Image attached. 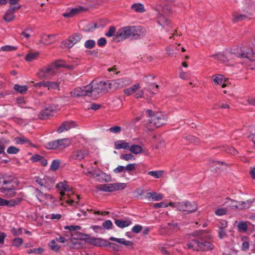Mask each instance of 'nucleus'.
I'll return each mask as SVG.
<instances>
[{
    "mask_svg": "<svg viewBox=\"0 0 255 255\" xmlns=\"http://www.w3.org/2000/svg\"><path fill=\"white\" fill-rule=\"evenodd\" d=\"M62 217V216L61 214H58V213H56V214H55V213H52L51 214H50V215H48V216H46V218H48V219H50L51 220H60Z\"/></svg>",
    "mask_w": 255,
    "mask_h": 255,
    "instance_id": "nucleus-58",
    "label": "nucleus"
},
{
    "mask_svg": "<svg viewBox=\"0 0 255 255\" xmlns=\"http://www.w3.org/2000/svg\"><path fill=\"white\" fill-rule=\"evenodd\" d=\"M125 171H127L128 173L130 171L134 170L135 169V163H130L128 164L126 166H125Z\"/></svg>",
    "mask_w": 255,
    "mask_h": 255,
    "instance_id": "nucleus-63",
    "label": "nucleus"
},
{
    "mask_svg": "<svg viewBox=\"0 0 255 255\" xmlns=\"http://www.w3.org/2000/svg\"><path fill=\"white\" fill-rule=\"evenodd\" d=\"M230 53L238 58L243 59L244 62L251 69H255V53L251 48L235 47L231 49Z\"/></svg>",
    "mask_w": 255,
    "mask_h": 255,
    "instance_id": "nucleus-3",
    "label": "nucleus"
},
{
    "mask_svg": "<svg viewBox=\"0 0 255 255\" xmlns=\"http://www.w3.org/2000/svg\"><path fill=\"white\" fill-rule=\"evenodd\" d=\"M39 55V52L36 51V52H31L29 53H28L25 58V59L27 62H32L36 59L38 57Z\"/></svg>",
    "mask_w": 255,
    "mask_h": 255,
    "instance_id": "nucleus-36",
    "label": "nucleus"
},
{
    "mask_svg": "<svg viewBox=\"0 0 255 255\" xmlns=\"http://www.w3.org/2000/svg\"><path fill=\"white\" fill-rule=\"evenodd\" d=\"M212 79L213 83L216 85H221L222 88H225L227 86V81L224 76L222 75L213 76Z\"/></svg>",
    "mask_w": 255,
    "mask_h": 255,
    "instance_id": "nucleus-21",
    "label": "nucleus"
},
{
    "mask_svg": "<svg viewBox=\"0 0 255 255\" xmlns=\"http://www.w3.org/2000/svg\"><path fill=\"white\" fill-rule=\"evenodd\" d=\"M49 246L52 251L56 252H59L60 249V246L56 243L55 240H52L49 243Z\"/></svg>",
    "mask_w": 255,
    "mask_h": 255,
    "instance_id": "nucleus-45",
    "label": "nucleus"
},
{
    "mask_svg": "<svg viewBox=\"0 0 255 255\" xmlns=\"http://www.w3.org/2000/svg\"><path fill=\"white\" fill-rule=\"evenodd\" d=\"M11 232L14 236H18L22 234V229L21 228H13L11 230Z\"/></svg>",
    "mask_w": 255,
    "mask_h": 255,
    "instance_id": "nucleus-62",
    "label": "nucleus"
},
{
    "mask_svg": "<svg viewBox=\"0 0 255 255\" xmlns=\"http://www.w3.org/2000/svg\"><path fill=\"white\" fill-rule=\"evenodd\" d=\"M164 171L163 170L150 171L148 172V174L155 178L158 179L162 176Z\"/></svg>",
    "mask_w": 255,
    "mask_h": 255,
    "instance_id": "nucleus-43",
    "label": "nucleus"
},
{
    "mask_svg": "<svg viewBox=\"0 0 255 255\" xmlns=\"http://www.w3.org/2000/svg\"><path fill=\"white\" fill-rule=\"evenodd\" d=\"M43 252V249L42 248H38L37 249H31L28 251L27 253L29 254H40Z\"/></svg>",
    "mask_w": 255,
    "mask_h": 255,
    "instance_id": "nucleus-59",
    "label": "nucleus"
},
{
    "mask_svg": "<svg viewBox=\"0 0 255 255\" xmlns=\"http://www.w3.org/2000/svg\"><path fill=\"white\" fill-rule=\"evenodd\" d=\"M224 205H226L227 206L232 208L237 209L238 208V201L233 200L229 198H227L225 199Z\"/></svg>",
    "mask_w": 255,
    "mask_h": 255,
    "instance_id": "nucleus-33",
    "label": "nucleus"
},
{
    "mask_svg": "<svg viewBox=\"0 0 255 255\" xmlns=\"http://www.w3.org/2000/svg\"><path fill=\"white\" fill-rule=\"evenodd\" d=\"M82 38V36L81 34L75 33L70 36L67 40L63 41L61 47L63 49H69L79 42Z\"/></svg>",
    "mask_w": 255,
    "mask_h": 255,
    "instance_id": "nucleus-10",
    "label": "nucleus"
},
{
    "mask_svg": "<svg viewBox=\"0 0 255 255\" xmlns=\"http://www.w3.org/2000/svg\"><path fill=\"white\" fill-rule=\"evenodd\" d=\"M46 88L49 90H56L59 88V85L55 82L46 81Z\"/></svg>",
    "mask_w": 255,
    "mask_h": 255,
    "instance_id": "nucleus-47",
    "label": "nucleus"
},
{
    "mask_svg": "<svg viewBox=\"0 0 255 255\" xmlns=\"http://www.w3.org/2000/svg\"><path fill=\"white\" fill-rule=\"evenodd\" d=\"M120 158L121 159H124L127 161L130 160H134L135 159L134 157L130 153L121 155Z\"/></svg>",
    "mask_w": 255,
    "mask_h": 255,
    "instance_id": "nucleus-55",
    "label": "nucleus"
},
{
    "mask_svg": "<svg viewBox=\"0 0 255 255\" xmlns=\"http://www.w3.org/2000/svg\"><path fill=\"white\" fill-rule=\"evenodd\" d=\"M96 45V42L93 39H89L85 41L84 46L87 49H92Z\"/></svg>",
    "mask_w": 255,
    "mask_h": 255,
    "instance_id": "nucleus-48",
    "label": "nucleus"
},
{
    "mask_svg": "<svg viewBox=\"0 0 255 255\" xmlns=\"http://www.w3.org/2000/svg\"><path fill=\"white\" fill-rule=\"evenodd\" d=\"M208 230H196L188 235L189 237H193V239L190 240L187 244V248L194 251H205L211 250L214 246L211 243L208 241H204L211 238Z\"/></svg>",
    "mask_w": 255,
    "mask_h": 255,
    "instance_id": "nucleus-1",
    "label": "nucleus"
},
{
    "mask_svg": "<svg viewBox=\"0 0 255 255\" xmlns=\"http://www.w3.org/2000/svg\"><path fill=\"white\" fill-rule=\"evenodd\" d=\"M17 105L21 108H27L25 105L26 103V102L24 98L19 97L17 99L16 101Z\"/></svg>",
    "mask_w": 255,
    "mask_h": 255,
    "instance_id": "nucleus-54",
    "label": "nucleus"
},
{
    "mask_svg": "<svg viewBox=\"0 0 255 255\" xmlns=\"http://www.w3.org/2000/svg\"><path fill=\"white\" fill-rule=\"evenodd\" d=\"M49 108H45L42 111L39 115V117L41 119H46L51 115L50 112H49Z\"/></svg>",
    "mask_w": 255,
    "mask_h": 255,
    "instance_id": "nucleus-46",
    "label": "nucleus"
},
{
    "mask_svg": "<svg viewBox=\"0 0 255 255\" xmlns=\"http://www.w3.org/2000/svg\"><path fill=\"white\" fill-rule=\"evenodd\" d=\"M23 239L20 238H16L12 240V244L13 247H19L23 243Z\"/></svg>",
    "mask_w": 255,
    "mask_h": 255,
    "instance_id": "nucleus-52",
    "label": "nucleus"
},
{
    "mask_svg": "<svg viewBox=\"0 0 255 255\" xmlns=\"http://www.w3.org/2000/svg\"><path fill=\"white\" fill-rule=\"evenodd\" d=\"M152 8L157 11V22L162 27L167 26L168 23V19L164 16L170 12V8L168 6H163L161 4H155Z\"/></svg>",
    "mask_w": 255,
    "mask_h": 255,
    "instance_id": "nucleus-6",
    "label": "nucleus"
},
{
    "mask_svg": "<svg viewBox=\"0 0 255 255\" xmlns=\"http://www.w3.org/2000/svg\"><path fill=\"white\" fill-rule=\"evenodd\" d=\"M34 180L40 186V188H43L47 191L50 190L53 187V182L51 179L47 176H45L43 178L35 177Z\"/></svg>",
    "mask_w": 255,
    "mask_h": 255,
    "instance_id": "nucleus-15",
    "label": "nucleus"
},
{
    "mask_svg": "<svg viewBox=\"0 0 255 255\" xmlns=\"http://www.w3.org/2000/svg\"><path fill=\"white\" fill-rule=\"evenodd\" d=\"M128 149H129L131 152L135 154H138L141 153L142 151L141 147L136 144H132L131 146L129 145V147H128Z\"/></svg>",
    "mask_w": 255,
    "mask_h": 255,
    "instance_id": "nucleus-37",
    "label": "nucleus"
},
{
    "mask_svg": "<svg viewBox=\"0 0 255 255\" xmlns=\"http://www.w3.org/2000/svg\"><path fill=\"white\" fill-rule=\"evenodd\" d=\"M91 87L88 85L81 87H77L71 92L72 96L74 97L89 96L92 97Z\"/></svg>",
    "mask_w": 255,
    "mask_h": 255,
    "instance_id": "nucleus-14",
    "label": "nucleus"
},
{
    "mask_svg": "<svg viewBox=\"0 0 255 255\" xmlns=\"http://www.w3.org/2000/svg\"><path fill=\"white\" fill-rule=\"evenodd\" d=\"M19 149L14 146H9L7 149V152L9 154H16L19 151Z\"/></svg>",
    "mask_w": 255,
    "mask_h": 255,
    "instance_id": "nucleus-61",
    "label": "nucleus"
},
{
    "mask_svg": "<svg viewBox=\"0 0 255 255\" xmlns=\"http://www.w3.org/2000/svg\"><path fill=\"white\" fill-rule=\"evenodd\" d=\"M115 147L116 149H128L129 147V143L125 140H119L115 142Z\"/></svg>",
    "mask_w": 255,
    "mask_h": 255,
    "instance_id": "nucleus-23",
    "label": "nucleus"
},
{
    "mask_svg": "<svg viewBox=\"0 0 255 255\" xmlns=\"http://www.w3.org/2000/svg\"><path fill=\"white\" fill-rule=\"evenodd\" d=\"M115 223L117 226L121 228H124L128 227L132 224V222L130 220H122L117 219L115 221Z\"/></svg>",
    "mask_w": 255,
    "mask_h": 255,
    "instance_id": "nucleus-28",
    "label": "nucleus"
},
{
    "mask_svg": "<svg viewBox=\"0 0 255 255\" xmlns=\"http://www.w3.org/2000/svg\"><path fill=\"white\" fill-rule=\"evenodd\" d=\"M170 206V202L169 203L161 202L160 203H157L153 205V207L154 208H166L168 206Z\"/></svg>",
    "mask_w": 255,
    "mask_h": 255,
    "instance_id": "nucleus-56",
    "label": "nucleus"
},
{
    "mask_svg": "<svg viewBox=\"0 0 255 255\" xmlns=\"http://www.w3.org/2000/svg\"><path fill=\"white\" fill-rule=\"evenodd\" d=\"M64 229L69 230L70 232L76 231L80 230L81 227L79 226H66L64 227Z\"/></svg>",
    "mask_w": 255,
    "mask_h": 255,
    "instance_id": "nucleus-60",
    "label": "nucleus"
},
{
    "mask_svg": "<svg viewBox=\"0 0 255 255\" xmlns=\"http://www.w3.org/2000/svg\"><path fill=\"white\" fill-rule=\"evenodd\" d=\"M8 143V140L3 138L0 139V154L4 153L5 145Z\"/></svg>",
    "mask_w": 255,
    "mask_h": 255,
    "instance_id": "nucleus-49",
    "label": "nucleus"
},
{
    "mask_svg": "<svg viewBox=\"0 0 255 255\" xmlns=\"http://www.w3.org/2000/svg\"><path fill=\"white\" fill-rule=\"evenodd\" d=\"M249 134L248 137L255 144V126H252L249 128Z\"/></svg>",
    "mask_w": 255,
    "mask_h": 255,
    "instance_id": "nucleus-41",
    "label": "nucleus"
},
{
    "mask_svg": "<svg viewBox=\"0 0 255 255\" xmlns=\"http://www.w3.org/2000/svg\"><path fill=\"white\" fill-rule=\"evenodd\" d=\"M13 89L19 93L24 94L28 90V87L26 85L21 86L18 84H15L13 86Z\"/></svg>",
    "mask_w": 255,
    "mask_h": 255,
    "instance_id": "nucleus-38",
    "label": "nucleus"
},
{
    "mask_svg": "<svg viewBox=\"0 0 255 255\" xmlns=\"http://www.w3.org/2000/svg\"><path fill=\"white\" fill-rule=\"evenodd\" d=\"M144 33L145 29L141 26H125L120 28L116 32L114 36V40L117 42H120L132 37L137 39L143 36Z\"/></svg>",
    "mask_w": 255,
    "mask_h": 255,
    "instance_id": "nucleus-2",
    "label": "nucleus"
},
{
    "mask_svg": "<svg viewBox=\"0 0 255 255\" xmlns=\"http://www.w3.org/2000/svg\"><path fill=\"white\" fill-rule=\"evenodd\" d=\"M142 229V226L140 225H135L132 227L131 231L134 233L138 234L141 231Z\"/></svg>",
    "mask_w": 255,
    "mask_h": 255,
    "instance_id": "nucleus-64",
    "label": "nucleus"
},
{
    "mask_svg": "<svg viewBox=\"0 0 255 255\" xmlns=\"http://www.w3.org/2000/svg\"><path fill=\"white\" fill-rule=\"evenodd\" d=\"M238 229L239 232L245 233L247 231L248 226L247 223L244 221H240L238 224Z\"/></svg>",
    "mask_w": 255,
    "mask_h": 255,
    "instance_id": "nucleus-44",
    "label": "nucleus"
},
{
    "mask_svg": "<svg viewBox=\"0 0 255 255\" xmlns=\"http://www.w3.org/2000/svg\"><path fill=\"white\" fill-rule=\"evenodd\" d=\"M110 240L121 244L127 246H131L132 243L130 241H127L125 239L116 238L113 237H110Z\"/></svg>",
    "mask_w": 255,
    "mask_h": 255,
    "instance_id": "nucleus-34",
    "label": "nucleus"
},
{
    "mask_svg": "<svg viewBox=\"0 0 255 255\" xmlns=\"http://www.w3.org/2000/svg\"><path fill=\"white\" fill-rule=\"evenodd\" d=\"M56 73L54 67L51 65L42 68L37 74L39 78L50 79Z\"/></svg>",
    "mask_w": 255,
    "mask_h": 255,
    "instance_id": "nucleus-16",
    "label": "nucleus"
},
{
    "mask_svg": "<svg viewBox=\"0 0 255 255\" xmlns=\"http://www.w3.org/2000/svg\"><path fill=\"white\" fill-rule=\"evenodd\" d=\"M97 190L104 192H112L113 187L112 183L107 184H100L96 186Z\"/></svg>",
    "mask_w": 255,
    "mask_h": 255,
    "instance_id": "nucleus-31",
    "label": "nucleus"
},
{
    "mask_svg": "<svg viewBox=\"0 0 255 255\" xmlns=\"http://www.w3.org/2000/svg\"><path fill=\"white\" fill-rule=\"evenodd\" d=\"M146 114L148 118L146 128L149 130H153L165 124L167 117L162 113H154L151 110H148Z\"/></svg>",
    "mask_w": 255,
    "mask_h": 255,
    "instance_id": "nucleus-4",
    "label": "nucleus"
},
{
    "mask_svg": "<svg viewBox=\"0 0 255 255\" xmlns=\"http://www.w3.org/2000/svg\"><path fill=\"white\" fill-rule=\"evenodd\" d=\"M24 195L20 193L18 196L13 199L6 200L0 198V206H6L7 207H13L18 205L23 200Z\"/></svg>",
    "mask_w": 255,
    "mask_h": 255,
    "instance_id": "nucleus-13",
    "label": "nucleus"
},
{
    "mask_svg": "<svg viewBox=\"0 0 255 255\" xmlns=\"http://www.w3.org/2000/svg\"><path fill=\"white\" fill-rule=\"evenodd\" d=\"M52 66L54 67L55 70L56 71L58 68L61 67H65L69 69H72L74 68L73 65H67L65 61L63 60H58L54 63L52 65Z\"/></svg>",
    "mask_w": 255,
    "mask_h": 255,
    "instance_id": "nucleus-24",
    "label": "nucleus"
},
{
    "mask_svg": "<svg viewBox=\"0 0 255 255\" xmlns=\"http://www.w3.org/2000/svg\"><path fill=\"white\" fill-rule=\"evenodd\" d=\"M146 198H151L153 201H160L163 199V195L161 193L152 192L147 193Z\"/></svg>",
    "mask_w": 255,
    "mask_h": 255,
    "instance_id": "nucleus-30",
    "label": "nucleus"
},
{
    "mask_svg": "<svg viewBox=\"0 0 255 255\" xmlns=\"http://www.w3.org/2000/svg\"><path fill=\"white\" fill-rule=\"evenodd\" d=\"M16 181L13 176L8 174H0V188L7 192L6 195L8 197L15 195L14 191L16 186Z\"/></svg>",
    "mask_w": 255,
    "mask_h": 255,
    "instance_id": "nucleus-5",
    "label": "nucleus"
},
{
    "mask_svg": "<svg viewBox=\"0 0 255 255\" xmlns=\"http://www.w3.org/2000/svg\"><path fill=\"white\" fill-rule=\"evenodd\" d=\"M132 83L129 77H123L116 80H111L110 85L112 90H117L125 87Z\"/></svg>",
    "mask_w": 255,
    "mask_h": 255,
    "instance_id": "nucleus-12",
    "label": "nucleus"
},
{
    "mask_svg": "<svg viewBox=\"0 0 255 255\" xmlns=\"http://www.w3.org/2000/svg\"><path fill=\"white\" fill-rule=\"evenodd\" d=\"M71 143L70 138H64L48 142L45 144V147L48 149L63 150L69 146Z\"/></svg>",
    "mask_w": 255,
    "mask_h": 255,
    "instance_id": "nucleus-8",
    "label": "nucleus"
},
{
    "mask_svg": "<svg viewBox=\"0 0 255 255\" xmlns=\"http://www.w3.org/2000/svg\"><path fill=\"white\" fill-rule=\"evenodd\" d=\"M116 32V28L114 26H111L109 28L108 31L105 33V35L110 37L113 36H115L114 34Z\"/></svg>",
    "mask_w": 255,
    "mask_h": 255,
    "instance_id": "nucleus-57",
    "label": "nucleus"
},
{
    "mask_svg": "<svg viewBox=\"0 0 255 255\" xmlns=\"http://www.w3.org/2000/svg\"><path fill=\"white\" fill-rule=\"evenodd\" d=\"M223 148H224V150L230 154H233L234 155H236L238 154V151L232 147H228V146H224Z\"/></svg>",
    "mask_w": 255,
    "mask_h": 255,
    "instance_id": "nucleus-50",
    "label": "nucleus"
},
{
    "mask_svg": "<svg viewBox=\"0 0 255 255\" xmlns=\"http://www.w3.org/2000/svg\"><path fill=\"white\" fill-rule=\"evenodd\" d=\"M21 7L20 4H17L14 6H10L6 11L3 16L4 20L6 22H10L15 18L14 13Z\"/></svg>",
    "mask_w": 255,
    "mask_h": 255,
    "instance_id": "nucleus-17",
    "label": "nucleus"
},
{
    "mask_svg": "<svg viewBox=\"0 0 255 255\" xmlns=\"http://www.w3.org/2000/svg\"><path fill=\"white\" fill-rule=\"evenodd\" d=\"M110 81H93L89 85L91 87L92 97H96L99 93L108 91L111 89Z\"/></svg>",
    "mask_w": 255,
    "mask_h": 255,
    "instance_id": "nucleus-7",
    "label": "nucleus"
},
{
    "mask_svg": "<svg viewBox=\"0 0 255 255\" xmlns=\"http://www.w3.org/2000/svg\"><path fill=\"white\" fill-rule=\"evenodd\" d=\"M60 160L59 159H54L52 162V163L50 165V168L52 170H57L60 165Z\"/></svg>",
    "mask_w": 255,
    "mask_h": 255,
    "instance_id": "nucleus-53",
    "label": "nucleus"
},
{
    "mask_svg": "<svg viewBox=\"0 0 255 255\" xmlns=\"http://www.w3.org/2000/svg\"><path fill=\"white\" fill-rule=\"evenodd\" d=\"M56 188L57 190L59 191L60 194L61 195V197L60 198V200H63V196L65 194V192L69 191L71 190V188L67 184V182H60L58 183L56 185Z\"/></svg>",
    "mask_w": 255,
    "mask_h": 255,
    "instance_id": "nucleus-20",
    "label": "nucleus"
},
{
    "mask_svg": "<svg viewBox=\"0 0 255 255\" xmlns=\"http://www.w3.org/2000/svg\"><path fill=\"white\" fill-rule=\"evenodd\" d=\"M78 11V8L69 9L63 14V15L66 17H71L77 14Z\"/></svg>",
    "mask_w": 255,
    "mask_h": 255,
    "instance_id": "nucleus-42",
    "label": "nucleus"
},
{
    "mask_svg": "<svg viewBox=\"0 0 255 255\" xmlns=\"http://www.w3.org/2000/svg\"><path fill=\"white\" fill-rule=\"evenodd\" d=\"M41 190V189L36 188L34 190V194L37 200L44 204L53 203L54 202L53 196L51 194L43 192Z\"/></svg>",
    "mask_w": 255,
    "mask_h": 255,
    "instance_id": "nucleus-11",
    "label": "nucleus"
},
{
    "mask_svg": "<svg viewBox=\"0 0 255 255\" xmlns=\"http://www.w3.org/2000/svg\"><path fill=\"white\" fill-rule=\"evenodd\" d=\"M55 34H42L40 35V40L37 44L49 45L53 43L55 41Z\"/></svg>",
    "mask_w": 255,
    "mask_h": 255,
    "instance_id": "nucleus-18",
    "label": "nucleus"
},
{
    "mask_svg": "<svg viewBox=\"0 0 255 255\" xmlns=\"http://www.w3.org/2000/svg\"><path fill=\"white\" fill-rule=\"evenodd\" d=\"M131 8L136 12L143 13L145 9L144 5L141 3H134L131 6Z\"/></svg>",
    "mask_w": 255,
    "mask_h": 255,
    "instance_id": "nucleus-32",
    "label": "nucleus"
},
{
    "mask_svg": "<svg viewBox=\"0 0 255 255\" xmlns=\"http://www.w3.org/2000/svg\"><path fill=\"white\" fill-rule=\"evenodd\" d=\"M212 57L215 58L216 59H218V60H220L222 61L223 63H226L227 65H233V62L231 61V60H229L228 56H226L223 54L222 53H219L216 55H213L212 56Z\"/></svg>",
    "mask_w": 255,
    "mask_h": 255,
    "instance_id": "nucleus-25",
    "label": "nucleus"
},
{
    "mask_svg": "<svg viewBox=\"0 0 255 255\" xmlns=\"http://www.w3.org/2000/svg\"><path fill=\"white\" fill-rule=\"evenodd\" d=\"M14 141L16 143L23 144L24 143H28L31 145L30 140L24 136L17 137L14 138Z\"/></svg>",
    "mask_w": 255,
    "mask_h": 255,
    "instance_id": "nucleus-40",
    "label": "nucleus"
},
{
    "mask_svg": "<svg viewBox=\"0 0 255 255\" xmlns=\"http://www.w3.org/2000/svg\"><path fill=\"white\" fill-rule=\"evenodd\" d=\"M127 187V184L125 183H112L113 191H116L124 189Z\"/></svg>",
    "mask_w": 255,
    "mask_h": 255,
    "instance_id": "nucleus-39",
    "label": "nucleus"
},
{
    "mask_svg": "<svg viewBox=\"0 0 255 255\" xmlns=\"http://www.w3.org/2000/svg\"><path fill=\"white\" fill-rule=\"evenodd\" d=\"M253 203V201L247 200L246 201H238V208L240 210L247 209L250 208Z\"/></svg>",
    "mask_w": 255,
    "mask_h": 255,
    "instance_id": "nucleus-35",
    "label": "nucleus"
},
{
    "mask_svg": "<svg viewBox=\"0 0 255 255\" xmlns=\"http://www.w3.org/2000/svg\"><path fill=\"white\" fill-rule=\"evenodd\" d=\"M242 244L241 246V250L243 251L248 250L250 247L249 241L247 239H242Z\"/></svg>",
    "mask_w": 255,
    "mask_h": 255,
    "instance_id": "nucleus-51",
    "label": "nucleus"
},
{
    "mask_svg": "<svg viewBox=\"0 0 255 255\" xmlns=\"http://www.w3.org/2000/svg\"><path fill=\"white\" fill-rule=\"evenodd\" d=\"M89 154V151L87 150H77L73 152L72 158L76 160H81Z\"/></svg>",
    "mask_w": 255,
    "mask_h": 255,
    "instance_id": "nucleus-22",
    "label": "nucleus"
},
{
    "mask_svg": "<svg viewBox=\"0 0 255 255\" xmlns=\"http://www.w3.org/2000/svg\"><path fill=\"white\" fill-rule=\"evenodd\" d=\"M247 17L245 14H241L238 12L235 11L233 13L232 16V20L233 22L236 23L241 21Z\"/></svg>",
    "mask_w": 255,
    "mask_h": 255,
    "instance_id": "nucleus-27",
    "label": "nucleus"
},
{
    "mask_svg": "<svg viewBox=\"0 0 255 255\" xmlns=\"http://www.w3.org/2000/svg\"><path fill=\"white\" fill-rule=\"evenodd\" d=\"M198 209V206L195 202L186 201V211L185 212L191 213L195 212Z\"/></svg>",
    "mask_w": 255,
    "mask_h": 255,
    "instance_id": "nucleus-26",
    "label": "nucleus"
},
{
    "mask_svg": "<svg viewBox=\"0 0 255 255\" xmlns=\"http://www.w3.org/2000/svg\"><path fill=\"white\" fill-rule=\"evenodd\" d=\"M170 206L176 208L178 210L182 212L186 211V201L180 202H170Z\"/></svg>",
    "mask_w": 255,
    "mask_h": 255,
    "instance_id": "nucleus-29",
    "label": "nucleus"
},
{
    "mask_svg": "<svg viewBox=\"0 0 255 255\" xmlns=\"http://www.w3.org/2000/svg\"><path fill=\"white\" fill-rule=\"evenodd\" d=\"M76 126L75 122L73 121L64 122L57 129L58 133H62L65 131H67L72 128H74Z\"/></svg>",
    "mask_w": 255,
    "mask_h": 255,
    "instance_id": "nucleus-19",
    "label": "nucleus"
},
{
    "mask_svg": "<svg viewBox=\"0 0 255 255\" xmlns=\"http://www.w3.org/2000/svg\"><path fill=\"white\" fill-rule=\"evenodd\" d=\"M83 172L88 176H91L94 178H96L97 180L100 182L105 181L108 182L111 180L110 176L100 170H95L92 168V170L87 171L84 170Z\"/></svg>",
    "mask_w": 255,
    "mask_h": 255,
    "instance_id": "nucleus-9",
    "label": "nucleus"
}]
</instances>
